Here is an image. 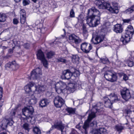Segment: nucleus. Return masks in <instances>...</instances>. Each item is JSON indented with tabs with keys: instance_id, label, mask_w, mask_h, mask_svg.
<instances>
[{
	"instance_id": "f257e3e1",
	"label": "nucleus",
	"mask_w": 134,
	"mask_h": 134,
	"mask_svg": "<svg viewBox=\"0 0 134 134\" xmlns=\"http://www.w3.org/2000/svg\"><path fill=\"white\" fill-rule=\"evenodd\" d=\"M87 23L91 27L96 26L100 23V14L99 11L94 7L88 10Z\"/></svg>"
},
{
	"instance_id": "f03ea898",
	"label": "nucleus",
	"mask_w": 134,
	"mask_h": 134,
	"mask_svg": "<svg viewBox=\"0 0 134 134\" xmlns=\"http://www.w3.org/2000/svg\"><path fill=\"white\" fill-rule=\"evenodd\" d=\"M95 4L100 9H106L113 13L117 14L119 11L118 4L115 2H113L110 4L105 2L104 0L96 1Z\"/></svg>"
},
{
	"instance_id": "7ed1b4c3",
	"label": "nucleus",
	"mask_w": 134,
	"mask_h": 134,
	"mask_svg": "<svg viewBox=\"0 0 134 134\" xmlns=\"http://www.w3.org/2000/svg\"><path fill=\"white\" fill-rule=\"evenodd\" d=\"M134 33V30L131 25L128 26L125 30V32L123 33L121 38V41L124 44H126L130 40L131 38Z\"/></svg>"
},
{
	"instance_id": "20e7f679",
	"label": "nucleus",
	"mask_w": 134,
	"mask_h": 134,
	"mask_svg": "<svg viewBox=\"0 0 134 134\" xmlns=\"http://www.w3.org/2000/svg\"><path fill=\"white\" fill-rule=\"evenodd\" d=\"M96 116L95 113L94 112L91 111L89 114L87 120L85 122L83 126V128L85 130L86 133L87 129L88 128L89 126L91 127L93 126L96 127L97 126V122L96 121H94L90 124L91 120L94 118Z\"/></svg>"
},
{
	"instance_id": "39448f33",
	"label": "nucleus",
	"mask_w": 134,
	"mask_h": 134,
	"mask_svg": "<svg viewBox=\"0 0 134 134\" xmlns=\"http://www.w3.org/2000/svg\"><path fill=\"white\" fill-rule=\"evenodd\" d=\"M106 80L111 82L116 81L118 78L117 73L112 70H108L104 73Z\"/></svg>"
},
{
	"instance_id": "423d86ee",
	"label": "nucleus",
	"mask_w": 134,
	"mask_h": 134,
	"mask_svg": "<svg viewBox=\"0 0 134 134\" xmlns=\"http://www.w3.org/2000/svg\"><path fill=\"white\" fill-rule=\"evenodd\" d=\"M23 115L26 116L27 119L29 118H31L34 112V109L31 106H28L22 109Z\"/></svg>"
},
{
	"instance_id": "0eeeda50",
	"label": "nucleus",
	"mask_w": 134,
	"mask_h": 134,
	"mask_svg": "<svg viewBox=\"0 0 134 134\" xmlns=\"http://www.w3.org/2000/svg\"><path fill=\"white\" fill-rule=\"evenodd\" d=\"M42 73L41 69L39 68L33 70L31 73L30 79H40Z\"/></svg>"
},
{
	"instance_id": "6e6552de",
	"label": "nucleus",
	"mask_w": 134,
	"mask_h": 134,
	"mask_svg": "<svg viewBox=\"0 0 134 134\" xmlns=\"http://www.w3.org/2000/svg\"><path fill=\"white\" fill-rule=\"evenodd\" d=\"M66 87V84L64 82L60 81L55 85V91L58 94H60L62 92L63 90Z\"/></svg>"
},
{
	"instance_id": "1a4fd4ad",
	"label": "nucleus",
	"mask_w": 134,
	"mask_h": 134,
	"mask_svg": "<svg viewBox=\"0 0 134 134\" xmlns=\"http://www.w3.org/2000/svg\"><path fill=\"white\" fill-rule=\"evenodd\" d=\"M13 123L14 121L12 118L4 119L2 120V123L0 125V126L2 130H5L6 128L8 125L11 126Z\"/></svg>"
},
{
	"instance_id": "9d476101",
	"label": "nucleus",
	"mask_w": 134,
	"mask_h": 134,
	"mask_svg": "<svg viewBox=\"0 0 134 134\" xmlns=\"http://www.w3.org/2000/svg\"><path fill=\"white\" fill-rule=\"evenodd\" d=\"M120 93L122 98L126 101L128 100L131 98L129 91L126 88H124L121 90Z\"/></svg>"
},
{
	"instance_id": "9b49d317",
	"label": "nucleus",
	"mask_w": 134,
	"mask_h": 134,
	"mask_svg": "<svg viewBox=\"0 0 134 134\" xmlns=\"http://www.w3.org/2000/svg\"><path fill=\"white\" fill-rule=\"evenodd\" d=\"M55 106L57 108H60L64 104V101L60 96H58L55 97L54 101Z\"/></svg>"
},
{
	"instance_id": "f8f14e48",
	"label": "nucleus",
	"mask_w": 134,
	"mask_h": 134,
	"mask_svg": "<svg viewBox=\"0 0 134 134\" xmlns=\"http://www.w3.org/2000/svg\"><path fill=\"white\" fill-rule=\"evenodd\" d=\"M92 48V46L90 44H88L86 42L82 43L81 46V49L86 53H89Z\"/></svg>"
},
{
	"instance_id": "ddd939ff",
	"label": "nucleus",
	"mask_w": 134,
	"mask_h": 134,
	"mask_svg": "<svg viewBox=\"0 0 134 134\" xmlns=\"http://www.w3.org/2000/svg\"><path fill=\"white\" fill-rule=\"evenodd\" d=\"M69 41L70 42H72L77 44L81 42V39L78 36L74 34H72L69 36Z\"/></svg>"
},
{
	"instance_id": "4468645a",
	"label": "nucleus",
	"mask_w": 134,
	"mask_h": 134,
	"mask_svg": "<svg viewBox=\"0 0 134 134\" xmlns=\"http://www.w3.org/2000/svg\"><path fill=\"white\" fill-rule=\"evenodd\" d=\"M54 128L57 129L58 130H60L62 133L63 132V130L64 128V126L62 122L60 121L58 122L56 124L52 125V127L51 128L48 132H49L53 130Z\"/></svg>"
},
{
	"instance_id": "2eb2a0df",
	"label": "nucleus",
	"mask_w": 134,
	"mask_h": 134,
	"mask_svg": "<svg viewBox=\"0 0 134 134\" xmlns=\"http://www.w3.org/2000/svg\"><path fill=\"white\" fill-rule=\"evenodd\" d=\"M72 71L70 70H64L62 72L61 78L63 79L69 80L72 77Z\"/></svg>"
},
{
	"instance_id": "dca6fc26",
	"label": "nucleus",
	"mask_w": 134,
	"mask_h": 134,
	"mask_svg": "<svg viewBox=\"0 0 134 134\" xmlns=\"http://www.w3.org/2000/svg\"><path fill=\"white\" fill-rule=\"evenodd\" d=\"M103 100L104 101V105L105 107L111 108L112 107L113 103L111 101L109 98L106 97H104Z\"/></svg>"
},
{
	"instance_id": "f3484780",
	"label": "nucleus",
	"mask_w": 134,
	"mask_h": 134,
	"mask_svg": "<svg viewBox=\"0 0 134 134\" xmlns=\"http://www.w3.org/2000/svg\"><path fill=\"white\" fill-rule=\"evenodd\" d=\"M123 30L122 26L121 24H117L114 26L113 30L117 33H121Z\"/></svg>"
},
{
	"instance_id": "a211bd4d",
	"label": "nucleus",
	"mask_w": 134,
	"mask_h": 134,
	"mask_svg": "<svg viewBox=\"0 0 134 134\" xmlns=\"http://www.w3.org/2000/svg\"><path fill=\"white\" fill-rule=\"evenodd\" d=\"M92 134H106V130L101 128L99 129H93L92 132Z\"/></svg>"
},
{
	"instance_id": "6ab92c4d",
	"label": "nucleus",
	"mask_w": 134,
	"mask_h": 134,
	"mask_svg": "<svg viewBox=\"0 0 134 134\" xmlns=\"http://www.w3.org/2000/svg\"><path fill=\"white\" fill-rule=\"evenodd\" d=\"M80 84L78 83V81L73 83H71L69 85V89L71 91V92H73L75 90V89L79 87Z\"/></svg>"
},
{
	"instance_id": "aec40b11",
	"label": "nucleus",
	"mask_w": 134,
	"mask_h": 134,
	"mask_svg": "<svg viewBox=\"0 0 134 134\" xmlns=\"http://www.w3.org/2000/svg\"><path fill=\"white\" fill-rule=\"evenodd\" d=\"M34 86V83L32 82H30L28 84L24 87L25 92L28 93H30L32 91V89L31 88Z\"/></svg>"
},
{
	"instance_id": "412c9836",
	"label": "nucleus",
	"mask_w": 134,
	"mask_h": 134,
	"mask_svg": "<svg viewBox=\"0 0 134 134\" xmlns=\"http://www.w3.org/2000/svg\"><path fill=\"white\" fill-rule=\"evenodd\" d=\"M93 37L92 38L91 40V41L94 44H98L102 41L103 40V37L102 36L99 35L97 36L95 38L94 41H93Z\"/></svg>"
},
{
	"instance_id": "4be33fe9",
	"label": "nucleus",
	"mask_w": 134,
	"mask_h": 134,
	"mask_svg": "<svg viewBox=\"0 0 134 134\" xmlns=\"http://www.w3.org/2000/svg\"><path fill=\"white\" fill-rule=\"evenodd\" d=\"M103 104L101 102H98L95 106H93V108L95 109L97 112H100L103 111Z\"/></svg>"
},
{
	"instance_id": "5701e85b",
	"label": "nucleus",
	"mask_w": 134,
	"mask_h": 134,
	"mask_svg": "<svg viewBox=\"0 0 134 134\" xmlns=\"http://www.w3.org/2000/svg\"><path fill=\"white\" fill-rule=\"evenodd\" d=\"M109 100L113 103L116 102L119 100L117 96L114 93H111L109 95Z\"/></svg>"
},
{
	"instance_id": "b1692460",
	"label": "nucleus",
	"mask_w": 134,
	"mask_h": 134,
	"mask_svg": "<svg viewBox=\"0 0 134 134\" xmlns=\"http://www.w3.org/2000/svg\"><path fill=\"white\" fill-rule=\"evenodd\" d=\"M36 55L37 58L40 60L45 58L43 52L41 49L38 51Z\"/></svg>"
},
{
	"instance_id": "393cba45",
	"label": "nucleus",
	"mask_w": 134,
	"mask_h": 134,
	"mask_svg": "<svg viewBox=\"0 0 134 134\" xmlns=\"http://www.w3.org/2000/svg\"><path fill=\"white\" fill-rule=\"evenodd\" d=\"M35 90L37 91L39 93L43 92L46 89L45 86H35Z\"/></svg>"
},
{
	"instance_id": "a878e982",
	"label": "nucleus",
	"mask_w": 134,
	"mask_h": 134,
	"mask_svg": "<svg viewBox=\"0 0 134 134\" xmlns=\"http://www.w3.org/2000/svg\"><path fill=\"white\" fill-rule=\"evenodd\" d=\"M48 104V100L44 99L41 100L40 102V106L41 107H43L46 106Z\"/></svg>"
},
{
	"instance_id": "bb28decb",
	"label": "nucleus",
	"mask_w": 134,
	"mask_h": 134,
	"mask_svg": "<svg viewBox=\"0 0 134 134\" xmlns=\"http://www.w3.org/2000/svg\"><path fill=\"white\" fill-rule=\"evenodd\" d=\"M73 69L74 71L72 72V78H73L74 77V78H76L80 76L79 71L74 68H73ZM73 79H75V78H73Z\"/></svg>"
},
{
	"instance_id": "cd10ccee",
	"label": "nucleus",
	"mask_w": 134,
	"mask_h": 134,
	"mask_svg": "<svg viewBox=\"0 0 134 134\" xmlns=\"http://www.w3.org/2000/svg\"><path fill=\"white\" fill-rule=\"evenodd\" d=\"M79 58L77 55H75L73 56L72 58V62L74 64H78L79 63Z\"/></svg>"
},
{
	"instance_id": "c85d7f7f",
	"label": "nucleus",
	"mask_w": 134,
	"mask_h": 134,
	"mask_svg": "<svg viewBox=\"0 0 134 134\" xmlns=\"http://www.w3.org/2000/svg\"><path fill=\"white\" fill-rule=\"evenodd\" d=\"M37 102L36 98L34 95H32L31 98L29 101V103L30 104H34Z\"/></svg>"
},
{
	"instance_id": "c756f323",
	"label": "nucleus",
	"mask_w": 134,
	"mask_h": 134,
	"mask_svg": "<svg viewBox=\"0 0 134 134\" xmlns=\"http://www.w3.org/2000/svg\"><path fill=\"white\" fill-rule=\"evenodd\" d=\"M82 29L83 31V35L85 37H86L88 36V31L85 25L83 24L82 26Z\"/></svg>"
},
{
	"instance_id": "7c9ffc66",
	"label": "nucleus",
	"mask_w": 134,
	"mask_h": 134,
	"mask_svg": "<svg viewBox=\"0 0 134 134\" xmlns=\"http://www.w3.org/2000/svg\"><path fill=\"white\" fill-rule=\"evenodd\" d=\"M19 67L18 65L16 64L15 61L14 60L12 62L11 68L13 70H15L18 69Z\"/></svg>"
},
{
	"instance_id": "2f4dec72",
	"label": "nucleus",
	"mask_w": 134,
	"mask_h": 134,
	"mask_svg": "<svg viewBox=\"0 0 134 134\" xmlns=\"http://www.w3.org/2000/svg\"><path fill=\"white\" fill-rule=\"evenodd\" d=\"M6 18L7 16L5 14L0 13V22L5 21Z\"/></svg>"
},
{
	"instance_id": "473e14b6",
	"label": "nucleus",
	"mask_w": 134,
	"mask_h": 134,
	"mask_svg": "<svg viewBox=\"0 0 134 134\" xmlns=\"http://www.w3.org/2000/svg\"><path fill=\"white\" fill-rule=\"evenodd\" d=\"M33 131L34 134H41V133L40 129L37 126L33 127Z\"/></svg>"
},
{
	"instance_id": "72a5a7b5",
	"label": "nucleus",
	"mask_w": 134,
	"mask_h": 134,
	"mask_svg": "<svg viewBox=\"0 0 134 134\" xmlns=\"http://www.w3.org/2000/svg\"><path fill=\"white\" fill-rule=\"evenodd\" d=\"M57 59L58 62H62L63 63H66L67 62V60L65 57H59Z\"/></svg>"
},
{
	"instance_id": "f704fd0d",
	"label": "nucleus",
	"mask_w": 134,
	"mask_h": 134,
	"mask_svg": "<svg viewBox=\"0 0 134 134\" xmlns=\"http://www.w3.org/2000/svg\"><path fill=\"white\" fill-rule=\"evenodd\" d=\"M66 110L69 113V114H74L75 113V109L71 108H68L66 109Z\"/></svg>"
},
{
	"instance_id": "c9c22d12",
	"label": "nucleus",
	"mask_w": 134,
	"mask_h": 134,
	"mask_svg": "<svg viewBox=\"0 0 134 134\" xmlns=\"http://www.w3.org/2000/svg\"><path fill=\"white\" fill-rule=\"evenodd\" d=\"M20 23L22 24H24L26 21V15H20Z\"/></svg>"
},
{
	"instance_id": "e433bc0d",
	"label": "nucleus",
	"mask_w": 134,
	"mask_h": 134,
	"mask_svg": "<svg viewBox=\"0 0 134 134\" xmlns=\"http://www.w3.org/2000/svg\"><path fill=\"white\" fill-rule=\"evenodd\" d=\"M55 53L52 51H50L47 53L46 55L47 58L50 59L54 55Z\"/></svg>"
},
{
	"instance_id": "4c0bfd02",
	"label": "nucleus",
	"mask_w": 134,
	"mask_h": 134,
	"mask_svg": "<svg viewBox=\"0 0 134 134\" xmlns=\"http://www.w3.org/2000/svg\"><path fill=\"white\" fill-rule=\"evenodd\" d=\"M12 41L15 46L18 47L19 48H20V41L14 39L12 40Z\"/></svg>"
},
{
	"instance_id": "58836bf2",
	"label": "nucleus",
	"mask_w": 134,
	"mask_h": 134,
	"mask_svg": "<svg viewBox=\"0 0 134 134\" xmlns=\"http://www.w3.org/2000/svg\"><path fill=\"white\" fill-rule=\"evenodd\" d=\"M115 127L117 130L120 132H121L124 128L123 126L120 125H116Z\"/></svg>"
},
{
	"instance_id": "ea45409f",
	"label": "nucleus",
	"mask_w": 134,
	"mask_h": 134,
	"mask_svg": "<svg viewBox=\"0 0 134 134\" xmlns=\"http://www.w3.org/2000/svg\"><path fill=\"white\" fill-rule=\"evenodd\" d=\"M77 19L78 22L80 24H81L83 22V16L82 15L80 14L79 15L78 18H77Z\"/></svg>"
},
{
	"instance_id": "a19ab883",
	"label": "nucleus",
	"mask_w": 134,
	"mask_h": 134,
	"mask_svg": "<svg viewBox=\"0 0 134 134\" xmlns=\"http://www.w3.org/2000/svg\"><path fill=\"white\" fill-rule=\"evenodd\" d=\"M126 63L128 66L130 67H132L133 65V62L131 59H129L127 61Z\"/></svg>"
},
{
	"instance_id": "79ce46f5",
	"label": "nucleus",
	"mask_w": 134,
	"mask_h": 134,
	"mask_svg": "<svg viewBox=\"0 0 134 134\" xmlns=\"http://www.w3.org/2000/svg\"><path fill=\"white\" fill-rule=\"evenodd\" d=\"M23 128L25 130L29 131L30 130L29 126L28 124L25 123L24 124L23 126Z\"/></svg>"
},
{
	"instance_id": "37998d69",
	"label": "nucleus",
	"mask_w": 134,
	"mask_h": 134,
	"mask_svg": "<svg viewBox=\"0 0 134 134\" xmlns=\"http://www.w3.org/2000/svg\"><path fill=\"white\" fill-rule=\"evenodd\" d=\"M43 59L41 60V62L43 63L44 66L45 67H47V60L45 58H44Z\"/></svg>"
},
{
	"instance_id": "c03bdc74",
	"label": "nucleus",
	"mask_w": 134,
	"mask_h": 134,
	"mask_svg": "<svg viewBox=\"0 0 134 134\" xmlns=\"http://www.w3.org/2000/svg\"><path fill=\"white\" fill-rule=\"evenodd\" d=\"M30 3V2L28 0H23V3L24 6H26L29 5Z\"/></svg>"
},
{
	"instance_id": "a18cd8bd",
	"label": "nucleus",
	"mask_w": 134,
	"mask_h": 134,
	"mask_svg": "<svg viewBox=\"0 0 134 134\" xmlns=\"http://www.w3.org/2000/svg\"><path fill=\"white\" fill-rule=\"evenodd\" d=\"M75 12L73 9H71L70 12V16L71 18H74L75 17Z\"/></svg>"
},
{
	"instance_id": "49530a36",
	"label": "nucleus",
	"mask_w": 134,
	"mask_h": 134,
	"mask_svg": "<svg viewBox=\"0 0 134 134\" xmlns=\"http://www.w3.org/2000/svg\"><path fill=\"white\" fill-rule=\"evenodd\" d=\"M12 62H9L8 63L6 64L5 65V67L6 69L8 68H11Z\"/></svg>"
},
{
	"instance_id": "de8ad7c7",
	"label": "nucleus",
	"mask_w": 134,
	"mask_h": 134,
	"mask_svg": "<svg viewBox=\"0 0 134 134\" xmlns=\"http://www.w3.org/2000/svg\"><path fill=\"white\" fill-rule=\"evenodd\" d=\"M121 62L119 60H117L115 63V64L116 65L118 66L119 67L121 65Z\"/></svg>"
},
{
	"instance_id": "09e8293b",
	"label": "nucleus",
	"mask_w": 134,
	"mask_h": 134,
	"mask_svg": "<svg viewBox=\"0 0 134 134\" xmlns=\"http://www.w3.org/2000/svg\"><path fill=\"white\" fill-rule=\"evenodd\" d=\"M132 8H129L126 9L125 11V12L127 14H129L133 12Z\"/></svg>"
},
{
	"instance_id": "8fccbe9b",
	"label": "nucleus",
	"mask_w": 134,
	"mask_h": 134,
	"mask_svg": "<svg viewBox=\"0 0 134 134\" xmlns=\"http://www.w3.org/2000/svg\"><path fill=\"white\" fill-rule=\"evenodd\" d=\"M20 15H26V13L25 10L24 9H21L20 11Z\"/></svg>"
},
{
	"instance_id": "3c124183",
	"label": "nucleus",
	"mask_w": 134,
	"mask_h": 134,
	"mask_svg": "<svg viewBox=\"0 0 134 134\" xmlns=\"http://www.w3.org/2000/svg\"><path fill=\"white\" fill-rule=\"evenodd\" d=\"M23 46L25 48L28 49L30 47V44L28 43H26L24 44Z\"/></svg>"
},
{
	"instance_id": "603ef678",
	"label": "nucleus",
	"mask_w": 134,
	"mask_h": 134,
	"mask_svg": "<svg viewBox=\"0 0 134 134\" xmlns=\"http://www.w3.org/2000/svg\"><path fill=\"white\" fill-rule=\"evenodd\" d=\"M13 23L14 24L16 25L19 23V21L17 19L14 18L13 20Z\"/></svg>"
},
{
	"instance_id": "864d4df0",
	"label": "nucleus",
	"mask_w": 134,
	"mask_h": 134,
	"mask_svg": "<svg viewBox=\"0 0 134 134\" xmlns=\"http://www.w3.org/2000/svg\"><path fill=\"white\" fill-rule=\"evenodd\" d=\"M123 21L124 23H129L131 21V20L130 19H124Z\"/></svg>"
},
{
	"instance_id": "5fc2aeb1",
	"label": "nucleus",
	"mask_w": 134,
	"mask_h": 134,
	"mask_svg": "<svg viewBox=\"0 0 134 134\" xmlns=\"http://www.w3.org/2000/svg\"><path fill=\"white\" fill-rule=\"evenodd\" d=\"M128 79V77L127 76L126 74H124L123 75V79L124 80L126 81Z\"/></svg>"
},
{
	"instance_id": "6e6d98bb",
	"label": "nucleus",
	"mask_w": 134,
	"mask_h": 134,
	"mask_svg": "<svg viewBox=\"0 0 134 134\" xmlns=\"http://www.w3.org/2000/svg\"><path fill=\"white\" fill-rule=\"evenodd\" d=\"M131 112V111L129 109L126 110H125V113L127 114V115L130 114Z\"/></svg>"
},
{
	"instance_id": "4d7b16f0",
	"label": "nucleus",
	"mask_w": 134,
	"mask_h": 134,
	"mask_svg": "<svg viewBox=\"0 0 134 134\" xmlns=\"http://www.w3.org/2000/svg\"><path fill=\"white\" fill-rule=\"evenodd\" d=\"M70 134H78L77 132L74 129H72Z\"/></svg>"
},
{
	"instance_id": "13d9d810",
	"label": "nucleus",
	"mask_w": 134,
	"mask_h": 134,
	"mask_svg": "<svg viewBox=\"0 0 134 134\" xmlns=\"http://www.w3.org/2000/svg\"><path fill=\"white\" fill-rule=\"evenodd\" d=\"M80 125V124L79 123L78 124L76 125V128L79 129V130H80L81 129V126Z\"/></svg>"
},
{
	"instance_id": "bf43d9fd",
	"label": "nucleus",
	"mask_w": 134,
	"mask_h": 134,
	"mask_svg": "<svg viewBox=\"0 0 134 134\" xmlns=\"http://www.w3.org/2000/svg\"><path fill=\"white\" fill-rule=\"evenodd\" d=\"M8 52L10 54H12L13 52V49H10L8 50Z\"/></svg>"
},
{
	"instance_id": "052dcab7",
	"label": "nucleus",
	"mask_w": 134,
	"mask_h": 134,
	"mask_svg": "<svg viewBox=\"0 0 134 134\" xmlns=\"http://www.w3.org/2000/svg\"><path fill=\"white\" fill-rule=\"evenodd\" d=\"M60 43V42H57L56 41H55L52 43V44H53V46H54V44H58Z\"/></svg>"
},
{
	"instance_id": "680f3d73",
	"label": "nucleus",
	"mask_w": 134,
	"mask_h": 134,
	"mask_svg": "<svg viewBox=\"0 0 134 134\" xmlns=\"http://www.w3.org/2000/svg\"><path fill=\"white\" fill-rule=\"evenodd\" d=\"M118 74L121 77V76H123V75H124V74L123 72H121V73H118Z\"/></svg>"
},
{
	"instance_id": "e2e57ef3",
	"label": "nucleus",
	"mask_w": 134,
	"mask_h": 134,
	"mask_svg": "<svg viewBox=\"0 0 134 134\" xmlns=\"http://www.w3.org/2000/svg\"><path fill=\"white\" fill-rule=\"evenodd\" d=\"M2 91V88L1 87H0V93H1ZM2 97V96L1 94H0V99Z\"/></svg>"
},
{
	"instance_id": "0e129e2a",
	"label": "nucleus",
	"mask_w": 134,
	"mask_h": 134,
	"mask_svg": "<svg viewBox=\"0 0 134 134\" xmlns=\"http://www.w3.org/2000/svg\"><path fill=\"white\" fill-rule=\"evenodd\" d=\"M131 8H132L133 11H134V5H133L131 7Z\"/></svg>"
},
{
	"instance_id": "69168bd1",
	"label": "nucleus",
	"mask_w": 134,
	"mask_h": 134,
	"mask_svg": "<svg viewBox=\"0 0 134 134\" xmlns=\"http://www.w3.org/2000/svg\"><path fill=\"white\" fill-rule=\"evenodd\" d=\"M14 1L16 3H18L20 2L21 0H14Z\"/></svg>"
},
{
	"instance_id": "338daca9",
	"label": "nucleus",
	"mask_w": 134,
	"mask_h": 134,
	"mask_svg": "<svg viewBox=\"0 0 134 134\" xmlns=\"http://www.w3.org/2000/svg\"><path fill=\"white\" fill-rule=\"evenodd\" d=\"M7 48V47H5V46H3V49H5Z\"/></svg>"
},
{
	"instance_id": "774afa93",
	"label": "nucleus",
	"mask_w": 134,
	"mask_h": 134,
	"mask_svg": "<svg viewBox=\"0 0 134 134\" xmlns=\"http://www.w3.org/2000/svg\"><path fill=\"white\" fill-rule=\"evenodd\" d=\"M15 114V111H13V115L14 116Z\"/></svg>"
}]
</instances>
